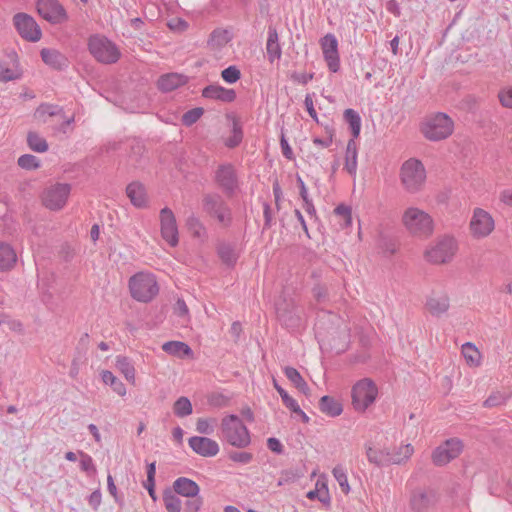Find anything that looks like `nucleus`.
<instances>
[{"label": "nucleus", "instance_id": "obj_1", "mask_svg": "<svg viewBox=\"0 0 512 512\" xmlns=\"http://www.w3.org/2000/svg\"><path fill=\"white\" fill-rule=\"evenodd\" d=\"M220 433L221 438L234 447L245 448L250 444L249 431L236 415H228L222 419Z\"/></svg>", "mask_w": 512, "mask_h": 512}, {"label": "nucleus", "instance_id": "obj_2", "mask_svg": "<svg viewBox=\"0 0 512 512\" xmlns=\"http://www.w3.org/2000/svg\"><path fill=\"white\" fill-rule=\"evenodd\" d=\"M129 290L133 299L148 303L157 296L159 286L153 274L139 272L129 279Z\"/></svg>", "mask_w": 512, "mask_h": 512}, {"label": "nucleus", "instance_id": "obj_3", "mask_svg": "<svg viewBox=\"0 0 512 512\" xmlns=\"http://www.w3.org/2000/svg\"><path fill=\"white\" fill-rule=\"evenodd\" d=\"M454 130L453 120L445 113H436L425 119L421 132L430 141H440L448 138Z\"/></svg>", "mask_w": 512, "mask_h": 512}, {"label": "nucleus", "instance_id": "obj_4", "mask_svg": "<svg viewBox=\"0 0 512 512\" xmlns=\"http://www.w3.org/2000/svg\"><path fill=\"white\" fill-rule=\"evenodd\" d=\"M400 178L404 188L411 193L419 191L426 179V171L421 161L411 158L402 164Z\"/></svg>", "mask_w": 512, "mask_h": 512}, {"label": "nucleus", "instance_id": "obj_5", "mask_svg": "<svg viewBox=\"0 0 512 512\" xmlns=\"http://www.w3.org/2000/svg\"><path fill=\"white\" fill-rule=\"evenodd\" d=\"M202 208L206 214L215 218L222 226H230L232 222V212L220 194H204L202 198Z\"/></svg>", "mask_w": 512, "mask_h": 512}, {"label": "nucleus", "instance_id": "obj_6", "mask_svg": "<svg viewBox=\"0 0 512 512\" xmlns=\"http://www.w3.org/2000/svg\"><path fill=\"white\" fill-rule=\"evenodd\" d=\"M402 219L407 230L413 235L428 236L433 231L431 216L418 208H408Z\"/></svg>", "mask_w": 512, "mask_h": 512}, {"label": "nucleus", "instance_id": "obj_7", "mask_svg": "<svg viewBox=\"0 0 512 512\" xmlns=\"http://www.w3.org/2000/svg\"><path fill=\"white\" fill-rule=\"evenodd\" d=\"M88 47L94 58L104 64L115 63L120 57V52L116 45L103 36H91Z\"/></svg>", "mask_w": 512, "mask_h": 512}, {"label": "nucleus", "instance_id": "obj_8", "mask_svg": "<svg viewBox=\"0 0 512 512\" xmlns=\"http://www.w3.org/2000/svg\"><path fill=\"white\" fill-rule=\"evenodd\" d=\"M378 390L373 381L364 378L352 388V404L357 411H365L376 399Z\"/></svg>", "mask_w": 512, "mask_h": 512}, {"label": "nucleus", "instance_id": "obj_9", "mask_svg": "<svg viewBox=\"0 0 512 512\" xmlns=\"http://www.w3.org/2000/svg\"><path fill=\"white\" fill-rule=\"evenodd\" d=\"M457 251V243L454 238L444 236L440 238L425 252L427 261L433 264H444L450 262Z\"/></svg>", "mask_w": 512, "mask_h": 512}, {"label": "nucleus", "instance_id": "obj_10", "mask_svg": "<svg viewBox=\"0 0 512 512\" xmlns=\"http://www.w3.org/2000/svg\"><path fill=\"white\" fill-rule=\"evenodd\" d=\"M70 192L71 186L67 183L52 184L43 192V204L50 210H60L66 204Z\"/></svg>", "mask_w": 512, "mask_h": 512}, {"label": "nucleus", "instance_id": "obj_11", "mask_svg": "<svg viewBox=\"0 0 512 512\" xmlns=\"http://www.w3.org/2000/svg\"><path fill=\"white\" fill-rule=\"evenodd\" d=\"M438 501V494L432 488H417L410 496V508L413 512H428Z\"/></svg>", "mask_w": 512, "mask_h": 512}, {"label": "nucleus", "instance_id": "obj_12", "mask_svg": "<svg viewBox=\"0 0 512 512\" xmlns=\"http://www.w3.org/2000/svg\"><path fill=\"white\" fill-rule=\"evenodd\" d=\"M14 26L19 35L28 41L36 42L41 38V30L36 21L26 13H17L13 17Z\"/></svg>", "mask_w": 512, "mask_h": 512}, {"label": "nucleus", "instance_id": "obj_13", "mask_svg": "<svg viewBox=\"0 0 512 512\" xmlns=\"http://www.w3.org/2000/svg\"><path fill=\"white\" fill-rule=\"evenodd\" d=\"M494 229L492 216L481 208H476L470 221V230L475 238L487 237Z\"/></svg>", "mask_w": 512, "mask_h": 512}, {"label": "nucleus", "instance_id": "obj_14", "mask_svg": "<svg viewBox=\"0 0 512 512\" xmlns=\"http://www.w3.org/2000/svg\"><path fill=\"white\" fill-rule=\"evenodd\" d=\"M462 448V442L458 439L452 438L445 441L434 450L432 454L433 463L438 466L449 463L460 454Z\"/></svg>", "mask_w": 512, "mask_h": 512}, {"label": "nucleus", "instance_id": "obj_15", "mask_svg": "<svg viewBox=\"0 0 512 512\" xmlns=\"http://www.w3.org/2000/svg\"><path fill=\"white\" fill-rule=\"evenodd\" d=\"M161 235L163 239L172 247L178 244V228L176 219L172 210L168 207L160 211Z\"/></svg>", "mask_w": 512, "mask_h": 512}, {"label": "nucleus", "instance_id": "obj_16", "mask_svg": "<svg viewBox=\"0 0 512 512\" xmlns=\"http://www.w3.org/2000/svg\"><path fill=\"white\" fill-rule=\"evenodd\" d=\"M215 182L227 195L231 196L237 188V175L231 164H221L215 172Z\"/></svg>", "mask_w": 512, "mask_h": 512}, {"label": "nucleus", "instance_id": "obj_17", "mask_svg": "<svg viewBox=\"0 0 512 512\" xmlns=\"http://www.w3.org/2000/svg\"><path fill=\"white\" fill-rule=\"evenodd\" d=\"M37 11L51 23H60L66 19L65 10L57 0H38Z\"/></svg>", "mask_w": 512, "mask_h": 512}, {"label": "nucleus", "instance_id": "obj_18", "mask_svg": "<svg viewBox=\"0 0 512 512\" xmlns=\"http://www.w3.org/2000/svg\"><path fill=\"white\" fill-rule=\"evenodd\" d=\"M276 313L279 321L285 327L295 329L300 325L301 317L293 302H278L276 304Z\"/></svg>", "mask_w": 512, "mask_h": 512}, {"label": "nucleus", "instance_id": "obj_19", "mask_svg": "<svg viewBox=\"0 0 512 512\" xmlns=\"http://www.w3.org/2000/svg\"><path fill=\"white\" fill-rule=\"evenodd\" d=\"M321 47L329 69L337 72L339 69L338 42L333 34H327L321 39Z\"/></svg>", "mask_w": 512, "mask_h": 512}, {"label": "nucleus", "instance_id": "obj_20", "mask_svg": "<svg viewBox=\"0 0 512 512\" xmlns=\"http://www.w3.org/2000/svg\"><path fill=\"white\" fill-rule=\"evenodd\" d=\"M190 448L202 457H213L219 453L218 443L208 437L193 436L188 440Z\"/></svg>", "mask_w": 512, "mask_h": 512}, {"label": "nucleus", "instance_id": "obj_21", "mask_svg": "<svg viewBox=\"0 0 512 512\" xmlns=\"http://www.w3.org/2000/svg\"><path fill=\"white\" fill-rule=\"evenodd\" d=\"M425 307L432 316L441 317L449 310V296L445 292L433 291L427 297Z\"/></svg>", "mask_w": 512, "mask_h": 512}, {"label": "nucleus", "instance_id": "obj_22", "mask_svg": "<svg viewBox=\"0 0 512 512\" xmlns=\"http://www.w3.org/2000/svg\"><path fill=\"white\" fill-rule=\"evenodd\" d=\"M202 96L208 99L230 103L235 100L236 92L233 89H227L220 85L212 84L203 89Z\"/></svg>", "mask_w": 512, "mask_h": 512}, {"label": "nucleus", "instance_id": "obj_23", "mask_svg": "<svg viewBox=\"0 0 512 512\" xmlns=\"http://www.w3.org/2000/svg\"><path fill=\"white\" fill-rule=\"evenodd\" d=\"M40 54L43 62L53 69L62 70L68 66V59L58 50L44 48Z\"/></svg>", "mask_w": 512, "mask_h": 512}, {"label": "nucleus", "instance_id": "obj_24", "mask_svg": "<svg viewBox=\"0 0 512 512\" xmlns=\"http://www.w3.org/2000/svg\"><path fill=\"white\" fill-rule=\"evenodd\" d=\"M173 489L176 494L187 498H193L198 495L200 488L198 484L186 477H179L173 483Z\"/></svg>", "mask_w": 512, "mask_h": 512}, {"label": "nucleus", "instance_id": "obj_25", "mask_svg": "<svg viewBox=\"0 0 512 512\" xmlns=\"http://www.w3.org/2000/svg\"><path fill=\"white\" fill-rule=\"evenodd\" d=\"M185 75L178 73H169L162 75L158 80V88L163 92H170L187 82Z\"/></svg>", "mask_w": 512, "mask_h": 512}, {"label": "nucleus", "instance_id": "obj_26", "mask_svg": "<svg viewBox=\"0 0 512 512\" xmlns=\"http://www.w3.org/2000/svg\"><path fill=\"white\" fill-rule=\"evenodd\" d=\"M266 51L268 60L273 63L275 60L280 59L282 51L279 44V37L275 27H268V37L266 43Z\"/></svg>", "mask_w": 512, "mask_h": 512}, {"label": "nucleus", "instance_id": "obj_27", "mask_svg": "<svg viewBox=\"0 0 512 512\" xmlns=\"http://www.w3.org/2000/svg\"><path fill=\"white\" fill-rule=\"evenodd\" d=\"M17 255L11 245L0 242V271H9L14 268Z\"/></svg>", "mask_w": 512, "mask_h": 512}, {"label": "nucleus", "instance_id": "obj_28", "mask_svg": "<svg viewBox=\"0 0 512 512\" xmlns=\"http://www.w3.org/2000/svg\"><path fill=\"white\" fill-rule=\"evenodd\" d=\"M126 194L131 203L138 208L144 207L147 203L145 188L139 182L130 183L126 188Z\"/></svg>", "mask_w": 512, "mask_h": 512}, {"label": "nucleus", "instance_id": "obj_29", "mask_svg": "<svg viewBox=\"0 0 512 512\" xmlns=\"http://www.w3.org/2000/svg\"><path fill=\"white\" fill-rule=\"evenodd\" d=\"M274 387L275 389L277 390V392L279 393L283 403L285 404V406L290 409L292 412L296 413L297 415L300 416L301 420L304 422V423H308L309 422V417L306 415V413L300 408V406L298 405V403L288 395V393L281 387L277 384L276 381H274Z\"/></svg>", "mask_w": 512, "mask_h": 512}, {"label": "nucleus", "instance_id": "obj_30", "mask_svg": "<svg viewBox=\"0 0 512 512\" xmlns=\"http://www.w3.org/2000/svg\"><path fill=\"white\" fill-rule=\"evenodd\" d=\"M163 351L178 357H190L193 354L192 349L184 342L181 341H168L162 345Z\"/></svg>", "mask_w": 512, "mask_h": 512}, {"label": "nucleus", "instance_id": "obj_31", "mask_svg": "<svg viewBox=\"0 0 512 512\" xmlns=\"http://www.w3.org/2000/svg\"><path fill=\"white\" fill-rule=\"evenodd\" d=\"M319 408L321 412L331 417L339 416L343 411L341 403L327 395L320 399Z\"/></svg>", "mask_w": 512, "mask_h": 512}, {"label": "nucleus", "instance_id": "obj_32", "mask_svg": "<svg viewBox=\"0 0 512 512\" xmlns=\"http://www.w3.org/2000/svg\"><path fill=\"white\" fill-rule=\"evenodd\" d=\"M345 169L350 175H354L357 170V145L354 139H350L347 143Z\"/></svg>", "mask_w": 512, "mask_h": 512}, {"label": "nucleus", "instance_id": "obj_33", "mask_svg": "<svg viewBox=\"0 0 512 512\" xmlns=\"http://www.w3.org/2000/svg\"><path fill=\"white\" fill-rule=\"evenodd\" d=\"M217 253L221 261L228 267L235 265L238 255L235 248L228 243H220L217 247Z\"/></svg>", "mask_w": 512, "mask_h": 512}, {"label": "nucleus", "instance_id": "obj_34", "mask_svg": "<svg viewBox=\"0 0 512 512\" xmlns=\"http://www.w3.org/2000/svg\"><path fill=\"white\" fill-rule=\"evenodd\" d=\"M344 120L348 123L349 128L351 130L352 139H356L361 130V118L358 112H356L354 109H346L343 114Z\"/></svg>", "mask_w": 512, "mask_h": 512}, {"label": "nucleus", "instance_id": "obj_35", "mask_svg": "<svg viewBox=\"0 0 512 512\" xmlns=\"http://www.w3.org/2000/svg\"><path fill=\"white\" fill-rule=\"evenodd\" d=\"M285 376L294 384V386L303 394H307L309 387L300 373L293 367H285Z\"/></svg>", "mask_w": 512, "mask_h": 512}, {"label": "nucleus", "instance_id": "obj_36", "mask_svg": "<svg viewBox=\"0 0 512 512\" xmlns=\"http://www.w3.org/2000/svg\"><path fill=\"white\" fill-rule=\"evenodd\" d=\"M116 367L127 381L131 383L135 382V368L127 357L118 356L116 359Z\"/></svg>", "mask_w": 512, "mask_h": 512}, {"label": "nucleus", "instance_id": "obj_37", "mask_svg": "<svg viewBox=\"0 0 512 512\" xmlns=\"http://www.w3.org/2000/svg\"><path fill=\"white\" fill-rule=\"evenodd\" d=\"M27 143L31 150L43 153L48 150L47 141L41 137L37 132L30 131L27 135Z\"/></svg>", "mask_w": 512, "mask_h": 512}, {"label": "nucleus", "instance_id": "obj_38", "mask_svg": "<svg viewBox=\"0 0 512 512\" xmlns=\"http://www.w3.org/2000/svg\"><path fill=\"white\" fill-rule=\"evenodd\" d=\"M186 225L194 238L204 239L206 237V229L195 215H191L187 218Z\"/></svg>", "mask_w": 512, "mask_h": 512}, {"label": "nucleus", "instance_id": "obj_39", "mask_svg": "<svg viewBox=\"0 0 512 512\" xmlns=\"http://www.w3.org/2000/svg\"><path fill=\"white\" fill-rule=\"evenodd\" d=\"M163 502L168 512H180L182 509V502L180 498L171 490L164 491Z\"/></svg>", "mask_w": 512, "mask_h": 512}, {"label": "nucleus", "instance_id": "obj_40", "mask_svg": "<svg viewBox=\"0 0 512 512\" xmlns=\"http://www.w3.org/2000/svg\"><path fill=\"white\" fill-rule=\"evenodd\" d=\"M230 41V35L227 30L216 29L209 38V45L213 48H221Z\"/></svg>", "mask_w": 512, "mask_h": 512}, {"label": "nucleus", "instance_id": "obj_41", "mask_svg": "<svg viewBox=\"0 0 512 512\" xmlns=\"http://www.w3.org/2000/svg\"><path fill=\"white\" fill-rule=\"evenodd\" d=\"M102 380L105 384L110 385L114 392H116L120 396H124L126 394V388L124 384L114 376V374L110 371H103Z\"/></svg>", "mask_w": 512, "mask_h": 512}, {"label": "nucleus", "instance_id": "obj_42", "mask_svg": "<svg viewBox=\"0 0 512 512\" xmlns=\"http://www.w3.org/2000/svg\"><path fill=\"white\" fill-rule=\"evenodd\" d=\"M462 354L466 359L467 363L473 366H477L480 363V353L478 349L470 342L462 345Z\"/></svg>", "mask_w": 512, "mask_h": 512}, {"label": "nucleus", "instance_id": "obj_43", "mask_svg": "<svg viewBox=\"0 0 512 512\" xmlns=\"http://www.w3.org/2000/svg\"><path fill=\"white\" fill-rule=\"evenodd\" d=\"M413 453V448L411 445H403L399 448V451L395 454H387L386 456V463H392V464H400L402 461L408 459Z\"/></svg>", "mask_w": 512, "mask_h": 512}, {"label": "nucleus", "instance_id": "obj_44", "mask_svg": "<svg viewBox=\"0 0 512 512\" xmlns=\"http://www.w3.org/2000/svg\"><path fill=\"white\" fill-rule=\"evenodd\" d=\"M175 415L178 417H186L190 415L193 411L192 404L187 397H180L175 403L173 407Z\"/></svg>", "mask_w": 512, "mask_h": 512}, {"label": "nucleus", "instance_id": "obj_45", "mask_svg": "<svg viewBox=\"0 0 512 512\" xmlns=\"http://www.w3.org/2000/svg\"><path fill=\"white\" fill-rule=\"evenodd\" d=\"M307 498L310 500L318 499L326 507L330 505V495L325 484H322L320 489L316 488L315 490L309 491L307 493Z\"/></svg>", "mask_w": 512, "mask_h": 512}, {"label": "nucleus", "instance_id": "obj_46", "mask_svg": "<svg viewBox=\"0 0 512 512\" xmlns=\"http://www.w3.org/2000/svg\"><path fill=\"white\" fill-rule=\"evenodd\" d=\"M334 213L337 217L340 218V225L342 228H347L352 223V216H351V208L349 206H346L344 204L338 205Z\"/></svg>", "mask_w": 512, "mask_h": 512}, {"label": "nucleus", "instance_id": "obj_47", "mask_svg": "<svg viewBox=\"0 0 512 512\" xmlns=\"http://www.w3.org/2000/svg\"><path fill=\"white\" fill-rule=\"evenodd\" d=\"M332 473L339 486L341 487L342 492L345 494L349 493L350 487L345 469L341 465H337L334 467Z\"/></svg>", "mask_w": 512, "mask_h": 512}, {"label": "nucleus", "instance_id": "obj_48", "mask_svg": "<svg viewBox=\"0 0 512 512\" xmlns=\"http://www.w3.org/2000/svg\"><path fill=\"white\" fill-rule=\"evenodd\" d=\"M312 294L319 304H324L331 300L329 289L324 284H316L312 289Z\"/></svg>", "mask_w": 512, "mask_h": 512}, {"label": "nucleus", "instance_id": "obj_49", "mask_svg": "<svg viewBox=\"0 0 512 512\" xmlns=\"http://www.w3.org/2000/svg\"><path fill=\"white\" fill-rule=\"evenodd\" d=\"M217 423L215 418H199L196 423V430L200 434L210 435L214 432Z\"/></svg>", "mask_w": 512, "mask_h": 512}, {"label": "nucleus", "instance_id": "obj_50", "mask_svg": "<svg viewBox=\"0 0 512 512\" xmlns=\"http://www.w3.org/2000/svg\"><path fill=\"white\" fill-rule=\"evenodd\" d=\"M18 165L25 170H35L39 168L40 161L38 158L31 154H24L18 158Z\"/></svg>", "mask_w": 512, "mask_h": 512}, {"label": "nucleus", "instance_id": "obj_51", "mask_svg": "<svg viewBox=\"0 0 512 512\" xmlns=\"http://www.w3.org/2000/svg\"><path fill=\"white\" fill-rule=\"evenodd\" d=\"M203 113H204L203 108H201V107L193 108L183 114L182 123L185 126H191L200 119V117L203 115Z\"/></svg>", "mask_w": 512, "mask_h": 512}, {"label": "nucleus", "instance_id": "obj_52", "mask_svg": "<svg viewBox=\"0 0 512 512\" xmlns=\"http://www.w3.org/2000/svg\"><path fill=\"white\" fill-rule=\"evenodd\" d=\"M243 138V132L239 124L234 121L232 128V135L226 140L225 144L229 148H234L240 144Z\"/></svg>", "mask_w": 512, "mask_h": 512}, {"label": "nucleus", "instance_id": "obj_53", "mask_svg": "<svg viewBox=\"0 0 512 512\" xmlns=\"http://www.w3.org/2000/svg\"><path fill=\"white\" fill-rule=\"evenodd\" d=\"M60 112H62V109L56 105L42 104L36 109L35 116L37 118H42L45 115L55 116L58 115Z\"/></svg>", "mask_w": 512, "mask_h": 512}, {"label": "nucleus", "instance_id": "obj_54", "mask_svg": "<svg viewBox=\"0 0 512 512\" xmlns=\"http://www.w3.org/2000/svg\"><path fill=\"white\" fill-rule=\"evenodd\" d=\"M221 77L225 82L233 84L240 79L241 72L236 66H229L221 72Z\"/></svg>", "mask_w": 512, "mask_h": 512}, {"label": "nucleus", "instance_id": "obj_55", "mask_svg": "<svg viewBox=\"0 0 512 512\" xmlns=\"http://www.w3.org/2000/svg\"><path fill=\"white\" fill-rule=\"evenodd\" d=\"M506 400L507 397L504 394L500 392H494L484 401L483 405L486 408L498 407L504 405Z\"/></svg>", "mask_w": 512, "mask_h": 512}, {"label": "nucleus", "instance_id": "obj_56", "mask_svg": "<svg viewBox=\"0 0 512 512\" xmlns=\"http://www.w3.org/2000/svg\"><path fill=\"white\" fill-rule=\"evenodd\" d=\"M79 454L81 456V460H80L81 470H83L84 472H87V473H95L96 468L93 463L92 457L82 451H80Z\"/></svg>", "mask_w": 512, "mask_h": 512}, {"label": "nucleus", "instance_id": "obj_57", "mask_svg": "<svg viewBox=\"0 0 512 512\" xmlns=\"http://www.w3.org/2000/svg\"><path fill=\"white\" fill-rule=\"evenodd\" d=\"M229 459L241 464H248L252 461L253 455L249 452L232 451L229 453Z\"/></svg>", "mask_w": 512, "mask_h": 512}, {"label": "nucleus", "instance_id": "obj_58", "mask_svg": "<svg viewBox=\"0 0 512 512\" xmlns=\"http://www.w3.org/2000/svg\"><path fill=\"white\" fill-rule=\"evenodd\" d=\"M366 455L370 463L381 466L383 455L382 452L374 450L371 446L366 447Z\"/></svg>", "mask_w": 512, "mask_h": 512}, {"label": "nucleus", "instance_id": "obj_59", "mask_svg": "<svg viewBox=\"0 0 512 512\" xmlns=\"http://www.w3.org/2000/svg\"><path fill=\"white\" fill-rule=\"evenodd\" d=\"M17 73L4 64H0V80L8 82L17 79Z\"/></svg>", "mask_w": 512, "mask_h": 512}, {"label": "nucleus", "instance_id": "obj_60", "mask_svg": "<svg viewBox=\"0 0 512 512\" xmlns=\"http://www.w3.org/2000/svg\"><path fill=\"white\" fill-rule=\"evenodd\" d=\"M201 498L195 496L185 502V512H198L202 506Z\"/></svg>", "mask_w": 512, "mask_h": 512}, {"label": "nucleus", "instance_id": "obj_61", "mask_svg": "<svg viewBox=\"0 0 512 512\" xmlns=\"http://www.w3.org/2000/svg\"><path fill=\"white\" fill-rule=\"evenodd\" d=\"M173 309L177 316L188 319L189 310L183 299H178Z\"/></svg>", "mask_w": 512, "mask_h": 512}, {"label": "nucleus", "instance_id": "obj_62", "mask_svg": "<svg viewBox=\"0 0 512 512\" xmlns=\"http://www.w3.org/2000/svg\"><path fill=\"white\" fill-rule=\"evenodd\" d=\"M498 97L504 107L512 109V88L499 92Z\"/></svg>", "mask_w": 512, "mask_h": 512}, {"label": "nucleus", "instance_id": "obj_63", "mask_svg": "<svg viewBox=\"0 0 512 512\" xmlns=\"http://www.w3.org/2000/svg\"><path fill=\"white\" fill-rule=\"evenodd\" d=\"M267 446L272 452H275L277 454H281L283 452V445L277 438H269L267 440Z\"/></svg>", "mask_w": 512, "mask_h": 512}, {"label": "nucleus", "instance_id": "obj_64", "mask_svg": "<svg viewBox=\"0 0 512 512\" xmlns=\"http://www.w3.org/2000/svg\"><path fill=\"white\" fill-rule=\"evenodd\" d=\"M304 104L306 106L308 114L311 116L312 119L315 121H318L316 110L314 109L312 96L310 94H307L304 100Z\"/></svg>", "mask_w": 512, "mask_h": 512}]
</instances>
